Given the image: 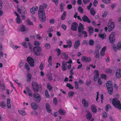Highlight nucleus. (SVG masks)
I'll list each match as a JSON object with an SVG mask.
<instances>
[{
    "mask_svg": "<svg viewBox=\"0 0 121 121\" xmlns=\"http://www.w3.org/2000/svg\"><path fill=\"white\" fill-rule=\"evenodd\" d=\"M47 6V5L45 4L41 5L39 10L38 14L39 19L43 22H44L46 21V16L44 9H46Z\"/></svg>",
    "mask_w": 121,
    "mask_h": 121,
    "instance_id": "obj_1",
    "label": "nucleus"
},
{
    "mask_svg": "<svg viewBox=\"0 0 121 121\" xmlns=\"http://www.w3.org/2000/svg\"><path fill=\"white\" fill-rule=\"evenodd\" d=\"M32 85L33 90L34 92H37L39 91H41L42 89V86L38 84L37 82H33Z\"/></svg>",
    "mask_w": 121,
    "mask_h": 121,
    "instance_id": "obj_2",
    "label": "nucleus"
},
{
    "mask_svg": "<svg viewBox=\"0 0 121 121\" xmlns=\"http://www.w3.org/2000/svg\"><path fill=\"white\" fill-rule=\"evenodd\" d=\"M112 104L114 107L120 109H121V104L119 100H118V99L115 98L112 100Z\"/></svg>",
    "mask_w": 121,
    "mask_h": 121,
    "instance_id": "obj_3",
    "label": "nucleus"
},
{
    "mask_svg": "<svg viewBox=\"0 0 121 121\" xmlns=\"http://www.w3.org/2000/svg\"><path fill=\"white\" fill-rule=\"evenodd\" d=\"M106 86L109 94L112 95L113 92V84L112 82L110 81H108L106 83Z\"/></svg>",
    "mask_w": 121,
    "mask_h": 121,
    "instance_id": "obj_4",
    "label": "nucleus"
},
{
    "mask_svg": "<svg viewBox=\"0 0 121 121\" xmlns=\"http://www.w3.org/2000/svg\"><path fill=\"white\" fill-rule=\"evenodd\" d=\"M41 51V49L39 47H35L33 48V51L34 54L36 56L40 55Z\"/></svg>",
    "mask_w": 121,
    "mask_h": 121,
    "instance_id": "obj_5",
    "label": "nucleus"
},
{
    "mask_svg": "<svg viewBox=\"0 0 121 121\" xmlns=\"http://www.w3.org/2000/svg\"><path fill=\"white\" fill-rule=\"evenodd\" d=\"M17 11L20 14H26L27 13L26 9L24 7L17 6Z\"/></svg>",
    "mask_w": 121,
    "mask_h": 121,
    "instance_id": "obj_6",
    "label": "nucleus"
},
{
    "mask_svg": "<svg viewBox=\"0 0 121 121\" xmlns=\"http://www.w3.org/2000/svg\"><path fill=\"white\" fill-rule=\"evenodd\" d=\"M35 101L37 103H39L41 99V97L39 94L34 93L33 95Z\"/></svg>",
    "mask_w": 121,
    "mask_h": 121,
    "instance_id": "obj_7",
    "label": "nucleus"
},
{
    "mask_svg": "<svg viewBox=\"0 0 121 121\" xmlns=\"http://www.w3.org/2000/svg\"><path fill=\"white\" fill-rule=\"evenodd\" d=\"M78 26V24L76 22H73L71 26V29L73 31H76L77 30Z\"/></svg>",
    "mask_w": 121,
    "mask_h": 121,
    "instance_id": "obj_8",
    "label": "nucleus"
},
{
    "mask_svg": "<svg viewBox=\"0 0 121 121\" xmlns=\"http://www.w3.org/2000/svg\"><path fill=\"white\" fill-rule=\"evenodd\" d=\"M28 62L31 67H33L34 65L33 59L30 56L28 57L27 59Z\"/></svg>",
    "mask_w": 121,
    "mask_h": 121,
    "instance_id": "obj_9",
    "label": "nucleus"
},
{
    "mask_svg": "<svg viewBox=\"0 0 121 121\" xmlns=\"http://www.w3.org/2000/svg\"><path fill=\"white\" fill-rule=\"evenodd\" d=\"M115 35L114 33L112 32L109 36V39L110 42L113 43L115 41Z\"/></svg>",
    "mask_w": 121,
    "mask_h": 121,
    "instance_id": "obj_10",
    "label": "nucleus"
},
{
    "mask_svg": "<svg viewBox=\"0 0 121 121\" xmlns=\"http://www.w3.org/2000/svg\"><path fill=\"white\" fill-rule=\"evenodd\" d=\"M108 31L109 32H110L113 30L114 27V23L113 22H109L108 23Z\"/></svg>",
    "mask_w": 121,
    "mask_h": 121,
    "instance_id": "obj_11",
    "label": "nucleus"
},
{
    "mask_svg": "<svg viewBox=\"0 0 121 121\" xmlns=\"http://www.w3.org/2000/svg\"><path fill=\"white\" fill-rule=\"evenodd\" d=\"M81 60L83 62L87 63L90 62L91 60V58L90 57H88L86 56H83L81 58Z\"/></svg>",
    "mask_w": 121,
    "mask_h": 121,
    "instance_id": "obj_12",
    "label": "nucleus"
},
{
    "mask_svg": "<svg viewBox=\"0 0 121 121\" xmlns=\"http://www.w3.org/2000/svg\"><path fill=\"white\" fill-rule=\"evenodd\" d=\"M80 45V41L78 39L76 41L74 44V48L75 49H77L78 48Z\"/></svg>",
    "mask_w": 121,
    "mask_h": 121,
    "instance_id": "obj_13",
    "label": "nucleus"
},
{
    "mask_svg": "<svg viewBox=\"0 0 121 121\" xmlns=\"http://www.w3.org/2000/svg\"><path fill=\"white\" fill-rule=\"evenodd\" d=\"M115 74L117 78H120L121 77V70L120 69H118L116 70Z\"/></svg>",
    "mask_w": 121,
    "mask_h": 121,
    "instance_id": "obj_14",
    "label": "nucleus"
},
{
    "mask_svg": "<svg viewBox=\"0 0 121 121\" xmlns=\"http://www.w3.org/2000/svg\"><path fill=\"white\" fill-rule=\"evenodd\" d=\"M82 20L84 22H86L88 23H90L91 22L90 20L87 17L84 15L82 17Z\"/></svg>",
    "mask_w": 121,
    "mask_h": 121,
    "instance_id": "obj_15",
    "label": "nucleus"
},
{
    "mask_svg": "<svg viewBox=\"0 0 121 121\" xmlns=\"http://www.w3.org/2000/svg\"><path fill=\"white\" fill-rule=\"evenodd\" d=\"M82 103L83 106L85 108H87L88 107V102L85 99L82 100Z\"/></svg>",
    "mask_w": 121,
    "mask_h": 121,
    "instance_id": "obj_16",
    "label": "nucleus"
},
{
    "mask_svg": "<svg viewBox=\"0 0 121 121\" xmlns=\"http://www.w3.org/2000/svg\"><path fill=\"white\" fill-rule=\"evenodd\" d=\"M62 70L63 71H65L67 69V63L64 61L62 62Z\"/></svg>",
    "mask_w": 121,
    "mask_h": 121,
    "instance_id": "obj_17",
    "label": "nucleus"
},
{
    "mask_svg": "<svg viewBox=\"0 0 121 121\" xmlns=\"http://www.w3.org/2000/svg\"><path fill=\"white\" fill-rule=\"evenodd\" d=\"M84 29L83 25L81 23H80L79 24V26L78 27V32L79 33H82V31Z\"/></svg>",
    "mask_w": 121,
    "mask_h": 121,
    "instance_id": "obj_18",
    "label": "nucleus"
},
{
    "mask_svg": "<svg viewBox=\"0 0 121 121\" xmlns=\"http://www.w3.org/2000/svg\"><path fill=\"white\" fill-rule=\"evenodd\" d=\"M91 109L92 112L93 113H96L97 111L96 106L95 105L92 104L91 107Z\"/></svg>",
    "mask_w": 121,
    "mask_h": 121,
    "instance_id": "obj_19",
    "label": "nucleus"
},
{
    "mask_svg": "<svg viewBox=\"0 0 121 121\" xmlns=\"http://www.w3.org/2000/svg\"><path fill=\"white\" fill-rule=\"evenodd\" d=\"M37 104L35 102L32 103L31 104V107L34 110H36L38 107Z\"/></svg>",
    "mask_w": 121,
    "mask_h": 121,
    "instance_id": "obj_20",
    "label": "nucleus"
},
{
    "mask_svg": "<svg viewBox=\"0 0 121 121\" xmlns=\"http://www.w3.org/2000/svg\"><path fill=\"white\" fill-rule=\"evenodd\" d=\"M106 47H104L100 51V55L102 56H104L105 55V52L106 50Z\"/></svg>",
    "mask_w": 121,
    "mask_h": 121,
    "instance_id": "obj_21",
    "label": "nucleus"
},
{
    "mask_svg": "<svg viewBox=\"0 0 121 121\" xmlns=\"http://www.w3.org/2000/svg\"><path fill=\"white\" fill-rule=\"evenodd\" d=\"M46 108L47 112L49 113H50L52 111V109L50 108L49 104L48 103H47L46 104Z\"/></svg>",
    "mask_w": 121,
    "mask_h": 121,
    "instance_id": "obj_22",
    "label": "nucleus"
},
{
    "mask_svg": "<svg viewBox=\"0 0 121 121\" xmlns=\"http://www.w3.org/2000/svg\"><path fill=\"white\" fill-rule=\"evenodd\" d=\"M66 43L69 46V48H71L72 46V42L71 40L69 39L67 40Z\"/></svg>",
    "mask_w": 121,
    "mask_h": 121,
    "instance_id": "obj_23",
    "label": "nucleus"
},
{
    "mask_svg": "<svg viewBox=\"0 0 121 121\" xmlns=\"http://www.w3.org/2000/svg\"><path fill=\"white\" fill-rule=\"evenodd\" d=\"M89 29L88 32L89 33V35H91L93 32V28L92 26H89L88 27Z\"/></svg>",
    "mask_w": 121,
    "mask_h": 121,
    "instance_id": "obj_24",
    "label": "nucleus"
},
{
    "mask_svg": "<svg viewBox=\"0 0 121 121\" xmlns=\"http://www.w3.org/2000/svg\"><path fill=\"white\" fill-rule=\"evenodd\" d=\"M25 27L23 25H22L19 28V31L22 32H24L26 31Z\"/></svg>",
    "mask_w": 121,
    "mask_h": 121,
    "instance_id": "obj_25",
    "label": "nucleus"
},
{
    "mask_svg": "<svg viewBox=\"0 0 121 121\" xmlns=\"http://www.w3.org/2000/svg\"><path fill=\"white\" fill-rule=\"evenodd\" d=\"M26 90L27 92L28 95L29 96H32V95L31 91L29 89V88L27 87L26 88Z\"/></svg>",
    "mask_w": 121,
    "mask_h": 121,
    "instance_id": "obj_26",
    "label": "nucleus"
},
{
    "mask_svg": "<svg viewBox=\"0 0 121 121\" xmlns=\"http://www.w3.org/2000/svg\"><path fill=\"white\" fill-rule=\"evenodd\" d=\"M86 117L88 120H90L92 118V114L89 111L87 113V114L86 115Z\"/></svg>",
    "mask_w": 121,
    "mask_h": 121,
    "instance_id": "obj_27",
    "label": "nucleus"
},
{
    "mask_svg": "<svg viewBox=\"0 0 121 121\" xmlns=\"http://www.w3.org/2000/svg\"><path fill=\"white\" fill-rule=\"evenodd\" d=\"M38 7L37 6H35L34 7H33L31 9H30V11L31 13L33 14H34V12H33L32 11V10L33 9H34V10L35 11H37V10L38 9Z\"/></svg>",
    "mask_w": 121,
    "mask_h": 121,
    "instance_id": "obj_28",
    "label": "nucleus"
},
{
    "mask_svg": "<svg viewBox=\"0 0 121 121\" xmlns=\"http://www.w3.org/2000/svg\"><path fill=\"white\" fill-rule=\"evenodd\" d=\"M31 79V74L30 73H28L27 75V81L30 82Z\"/></svg>",
    "mask_w": 121,
    "mask_h": 121,
    "instance_id": "obj_29",
    "label": "nucleus"
},
{
    "mask_svg": "<svg viewBox=\"0 0 121 121\" xmlns=\"http://www.w3.org/2000/svg\"><path fill=\"white\" fill-rule=\"evenodd\" d=\"M18 112L22 116H24L26 115V113L24 110H19Z\"/></svg>",
    "mask_w": 121,
    "mask_h": 121,
    "instance_id": "obj_30",
    "label": "nucleus"
},
{
    "mask_svg": "<svg viewBox=\"0 0 121 121\" xmlns=\"http://www.w3.org/2000/svg\"><path fill=\"white\" fill-rule=\"evenodd\" d=\"M94 54L95 58H99V51H95V52H94Z\"/></svg>",
    "mask_w": 121,
    "mask_h": 121,
    "instance_id": "obj_31",
    "label": "nucleus"
},
{
    "mask_svg": "<svg viewBox=\"0 0 121 121\" xmlns=\"http://www.w3.org/2000/svg\"><path fill=\"white\" fill-rule=\"evenodd\" d=\"M0 106L2 108H4L6 107V104L5 102L1 101L0 103Z\"/></svg>",
    "mask_w": 121,
    "mask_h": 121,
    "instance_id": "obj_32",
    "label": "nucleus"
},
{
    "mask_svg": "<svg viewBox=\"0 0 121 121\" xmlns=\"http://www.w3.org/2000/svg\"><path fill=\"white\" fill-rule=\"evenodd\" d=\"M99 37L103 39H104L106 38V35L105 33L102 34H99Z\"/></svg>",
    "mask_w": 121,
    "mask_h": 121,
    "instance_id": "obj_33",
    "label": "nucleus"
},
{
    "mask_svg": "<svg viewBox=\"0 0 121 121\" xmlns=\"http://www.w3.org/2000/svg\"><path fill=\"white\" fill-rule=\"evenodd\" d=\"M94 72L95 74L94 78H97L99 77V71L98 70H96Z\"/></svg>",
    "mask_w": 121,
    "mask_h": 121,
    "instance_id": "obj_34",
    "label": "nucleus"
},
{
    "mask_svg": "<svg viewBox=\"0 0 121 121\" xmlns=\"http://www.w3.org/2000/svg\"><path fill=\"white\" fill-rule=\"evenodd\" d=\"M90 13L93 16H94L96 12L93 8H91L90 9Z\"/></svg>",
    "mask_w": 121,
    "mask_h": 121,
    "instance_id": "obj_35",
    "label": "nucleus"
},
{
    "mask_svg": "<svg viewBox=\"0 0 121 121\" xmlns=\"http://www.w3.org/2000/svg\"><path fill=\"white\" fill-rule=\"evenodd\" d=\"M66 13V11H65L62 14L61 17V19L62 20H64L65 19Z\"/></svg>",
    "mask_w": 121,
    "mask_h": 121,
    "instance_id": "obj_36",
    "label": "nucleus"
},
{
    "mask_svg": "<svg viewBox=\"0 0 121 121\" xmlns=\"http://www.w3.org/2000/svg\"><path fill=\"white\" fill-rule=\"evenodd\" d=\"M56 51L57 52V54L58 56H59L60 55L61 53V51L59 48L56 49Z\"/></svg>",
    "mask_w": 121,
    "mask_h": 121,
    "instance_id": "obj_37",
    "label": "nucleus"
},
{
    "mask_svg": "<svg viewBox=\"0 0 121 121\" xmlns=\"http://www.w3.org/2000/svg\"><path fill=\"white\" fill-rule=\"evenodd\" d=\"M52 57L51 56H50L49 57L48 62L49 64L50 65H52Z\"/></svg>",
    "mask_w": 121,
    "mask_h": 121,
    "instance_id": "obj_38",
    "label": "nucleus"
},
{
    "mask_svg": "<svg viewBox=\"0 0 121 121\" xmlns=\"http://www.w3.org/2000/svg\"><path fill=\"white\" fill-rule=\"evenodd\" d=\"M59 112L60 114L62 115H64L65 113V111L61 109H60Z\"/></svg>",
    "mask_w": 121,
    "mask_h": 121,
    "instance_id": "obj_39",
    "label": "nucleus"
},
{
    "mask_svg": "<svg viewBox=\"0 0 121 121\" xmlns=\"http://www.w3.org/2000/svg\"><path fill=\"white\" fill-rule=\"evenodd\" d=\"M45 96L47 98H49V95L48 94V92L47 90H46L45 91Z\"/></svg>",
    "mask_w": 121,
    "mask_h": 121,
    "instance_id": "obj_40",
    "label": "nucleus"
},
{
    "mask_svg": "<svg viewBox=\"0 0 121 121\" xmlns=\"http://www.w3.org/2000/svg\"><path fill=\"white\" fill-rule=\"evenodd\" d=\"M78 11L81 13H83V9L81 7L79 6L78 8Z\"/></svg>",
    "mask_w": 121,
    "mask_h": 121,
    "instance_id": "obj_41",
    "label": "nucleus"
},
{
    "mask_svg": "<svg viewBox=\"0 0 121 121\" xmlns=\"http://www.w3.org/2000/svg\"><path fill=\"white\" fill-rule=\"evenodd\" d=\"M16 22L17 24L20 23L22 22V21L19 17H17L16 19Z\"/></svg>",
    "mask_w": 121,
    "mask_h": 121,
    "instance_id": "obj_42",
    "label": "nucleus"
},
{
    "mask_svg": "<svg viewBox=\"0 0 121 121\" xmlns=\"http://www.w3.org/2000/svg\"><path fill=\"white\" fill-rule=\"evenodd\" d=\"M47 88L49 91H51L53 87L51 85L49 84H47Z\"/></svg>",
    "mask_w": 121,
    "mask_h": 121,
    "instance_id": "obj_43",
    "label": "nucleus"
},
{
    "mask_svg": "<svg viewBox=\"0 0 121 121\" xmlns=\"http://www.w3.org/2000/svg\"><path fill=\"white\" fill-rule=\"evenodd\" d=\"M112 70L110 68L107 69H106L105 72L107 73H112Z\"/></svg>",
    "mask_w": 121,
    "mask_h": 121,
    "instance_id": "obj_44",
    "label": "nucleus"
},
{
    "mask_svg": "<svg viewBox=\"0 0 121 121\" xmlns=\"http://www.w3.org/2000/svg\"><path fill=\"white\" fill-rule=\"evenodd\" d=\"M74 94V93L73 91H70L68 93V95L69 97H73Z\"/></svg>",
    "mask_w": 121,
    "mask_h": 121,
    "instance_id": "obj_45",
    "label": "nucleus"
},
{
    "mask_svg": "<svg viewBox=\"0 0 121 121\" xmlns=\"http://www.w3.org/2000/svg\"><path fill=\"white\" fill-rule=\"evenodd\" d=\"M102 117L104 119L106 118L107 117V115L106 112H104L102 114Z\"/></svg>",
    "mask_w": 121,
    "mask_h": 121,
    "instance_id": "obj_46",
    "label": "nucleus"
},
{
    "mask_svg": "<svg viewBox=\"0 0 121 121\" xmlns=\"http://www.w3.org/2000/svg\"><path fill=\"white\" fill-rule=\"evenodd\" d=\"M1 88H0V89L2 91H4L5 88V86L2 83L1 84Z\"/></svg>",
    "mask_w": 121,
    "mask_h": 121,
    "instance_id": "obj_47",
    "label": "nucleus"
},
{
    "mask_svg": "<svg viewBox=\"0 0 121 121\" xmlns=\"http://www.w3.org/2000/svg\"><path fill=\"white\" fill-rule=\"evenodd\" d=\"M121 48V42H118L117 44V49L120 50Z\"/></svg>",
    "mask_w": 121,
    "mask_h": 121,
    "instance_id": "obj_48",
    "label": "nucleus"
},
{
    "mask_svg": "<svg viewBox=\"0 0 121 121\" xmlns=\"http://www.w3.org/2000/svg\"><path fill=\"white\" fill-rule=\"evenodd\" d=\"M45 46L47 49H49L50 48V45L48 43H45Z\"/></svg>",
    "mask_w": 121,
    "mask_h": 121,
    "instance_id": "obj_49",
    "label": "nucleus"
},
{
    "mask_svg": "<svg viewBox=\"0 0 121 121\" xmlns=\"http://www.w3.org/2000/svg\"><path fill=\"white\" fill-rule=\"evenodd\" d=\"M89 44L90 45L92 46L94 44V41L92 39H90L89 41Z\"/></svg>",
    "mask_w": 121,
    "mask_h": 121,
    "instance_id": "obj_50",
    "label": "nucleus"
},
{
    "mask_svg": "<svg viewBox=\"0 0 121 121\" xmlns=\"http://www.w3.org/2000/svg\"><path fill=\"white\" fill-rule=\"evenodd\" d=\"M25 67L28 71H29L30 70L29 66L27 63H25Z\"/></svg>",
    "mask_w": 121,
    "mask_h": 121,
    "instance_id": "obj_51",
    "label": "nucleus"
},
{
    "mask_svg": "<svg viewBox=\"0 0 121 121\" xmlns=\"http://www.w3.org/2000/svg\"><path fill=\"white\" fill-rule=\"evenodd\" d=\"M54 104L55 105H56L57 104V101L56 97H55L53 99V100Z\"/></svg>",
    "mask_w": 121,
    "mask_h": 121,
    "instance_id": "obj_52",
    "label": "nucleus"
},
{
    "mask_svg": "<svg viewBox=\"0 0 121 121\" xmlns=\"http://www.w3.org/2000/svg\"><path fill=\"white\" fill-rule=\"evenodd\" d=\"M39 68L41 70L43 71V64L41 63L40 65V66H39Z\"/></svg>",
    "mask_w": 121,
    "mask_h": 121,
    "instance_id": "obj_53",
    "label": "nucleus"
},
{
    "mask_svg": "<svg viewBox=\"0 0 121 121\" xmlns=\"http://www.w3.org/2000/svg\"><path fill=\"white\" fill-rule=\"evenodd\" d=\"M47 78L48 80L50 81H51L53 79V77L52 76V74H51L50 75L48 76Z\"/></svg>",
    "mask_w": 121,
    "mask_h": 121,
    "instance_id": "obj_54",
    "label": "nucleus"
},
{
    "mask_svg": "<svg viewBox=\"0 0 121 121\" xmlns=\"http://www.w3.org/2000/svg\"><path fill=\"white\" fill-rule=\"evenodd\" d=\"M108 14V12L107 11L104 12V13H103L102 14V17H103L104 18L106 17Z\"/></svg>",
    "mask_w": 121,
    "mask_h": 121,
    "instance_id": "obj_55",
    "label": "nucleus"
},
{
    "mask_svg": "<svg viewBox=\"0 0 121 121\" xmlns=\"http://www.w3.org/2000/svg\"><path fill=\"white\" fill-rule=\"evenodd\" d=\"M34 45L36 46H38L40 45V43L39 42L37 41H35L34 43Z\"/></svg>",
    "mask_w": 121,
    "mask_h": 121,
    "instance_id": "obj_56",
    "label": "nucleus"
},
{
    "mask_svg": "<svg viewBox=\"0 0 121 121\" xmlns=\"http://www.w3.org/2000/svg\"><path fill=\"white\" fill-rule=\"evenodd\" d=\"M66 86L67 87L69 88L73 89V87L72 86L69 84V83H67L66 85Z\"/></svg>",
    "mask_w": 121,
    "mask_h": 121,
    "instance_id": "obj_57",
    "label": "nucleus"
},
{
    "mask_svg": "<svg viewBox=\"0 0 121 121\" xmlns=\"http://www.w3.org/2000/svg\"><path fill=\"white\" fill-rule=\"evenodd\" d=\"M82 33L84 35V37H87V35L86 31H83L82 32Z\"/></svg>",
    "mask_w": 121,
    "mask_h": 121,
    "instance_id": "obj_58",
    "label": "nucleus"
},
{
    "mask_svg": "<svg viewBox=\"0 0 121 121\" xmlns=\"http://www.w3.org/2000/svg\"><path fill=\"white\" fill-rule=\"evenodd\" d=\"M100 49V46L99 45H96V47L95 51H99V50Z\"/></svg>",
    "mask_w": 121,
    "mask_h": 121,
    "instance_id": "obj_59",
    "label": "nucleus"
},
{
    "mask_svg": "<svg viewBox=\"0 0 121 121\" xmlns=\"http://www.w3.org/2000/svg\"><path fill=\"white\" fill-rule=\"evenodd\" d=\"M22 44L25 48L27 47V43L26 42H24L22 43Z\"/></svg>",
    "mask_w": 121,
    "mask_h": 121,
    "instance_id": "obj_60",
    "label": "nucleus"
},
{
    "mask_svg": "<svg viewBox=\"0 0 121 121\" xmlns=\"http://www.w3.org/2000/svg\"><path fill=\"white\" fill-rule=\"evenodd\" d=\"M11 47L14 50H16L17 49L20 47L17 46H14V45L12 46Z\"/></svg>",
    "mask_w": 121,
    "mask_h": 121,
    "instance_id": "obj_61",
    "label": "nucleus"
},
{
    "mask_svg": "<svg viewBox=\"0 0 121 121\" xmlns=\"http://www.w3.org/2000/svg\"><path fill=\"white\" fill-rule=\"evenodd\" d=\"M61 27L64 30H66L67 28L66 26L64 24H62Z\"/></svg>",
    "mask_w": 121,
    "mask_h": 121,
    "instance_id": "obj_62",
    "label": "nucleus"
},
{
    "mask_svg": "<svg viewBox=\"0 0 121 121\" xmlns=\"http://www.w3.org/2000/svg\"><path fill=\"white\" fill-rule=\"evenodd\" d=\"M101 77L102 78L106 79L107 78V76L105 74H101Z\"/></svg>",
    "mask_w": 121,
    "mask_h": 121,
    "instance_id": "obj_63",
    "label": "nucleus"
},
{
    "mask_svg": "<svg viewBox=\"0 0 121 121\" xmlns=\"http://www.w3.org/2000/svg\"><path fill=\"white\" fill-rule=\"evenodd\" d=\"M49 22L50 23L52 24H53L55 23V21L54 19H50L49 21Z\"/></svg>",
    "mask_w": 121,
    "mask_h": 121,
    "instance_id": "obj_64",
    "label": "nucleus"
}]
</instances>
